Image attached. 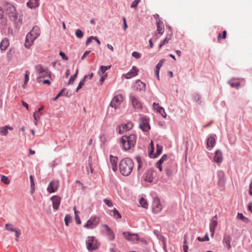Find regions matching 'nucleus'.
<instances>
[{
    "mask_svg": "<svg viewBox=\"0 0 252 252\" xmlns=\"http://www.w3.org/2000/svg\"><path fill=\"white\" fill-rule=\"evenodd\" d=\"M165 173L168 177H170L172 175V172L169 169H166Z\"/></svg>",
    "mask_w": 252,
    "mask_h": 252,
    "instance_id": "nucleus-62",
    "label": "nucleus"
},
{
    "mask_svg": "<svg viewBox=\"0 0 252 252\" xmlns=\"http://www.w3.org/2000/svg\"><path fill=\"white\" fill-rule=\"evenodd\" d=\"M139 127L143 131H148L150 129L149 118L146 116H142L139 118Z\"/></svg>",
    "mask_w": 252,
    "mask_h": 252,
    "instance_id": "nucleus-7",
    "label": "nucleus"
},
{
    "mask_svg": "<svg viewBox=\"0 0 252 252\" xmlns=\"http://www.w3.org/2000/svg\"><path fill=\"white\" fill-rule=\"evenodd\" d=\"M43 108H44L43 106H41L38 109L37 112H35L34 113L33 117H34V119L35 120V125H36L37 124L36 114L40 113V112L43 109Z\"/></svg>",
    "mask_w": 252,
    "mask_h": 252,
    "instance_id": "nucleus-42",
    "label": "nucleus"
},
{
    "mask_svg": "<svg viewBox=\"0 0 252 252\" xmlns=\"http://www.w3.org/2000/svg\"><path fill=\"white\" fill-rule=\"evenodd\" d=\"M153 109L154 110H156L158 113H159L161 115L165 113L164 109L163 107L159 106L158 104L156 103V102H154L153 104Z\"/></svg>",
    "mask_w": 252,
    "mask_h": 252,
    "instance_id": "nucleus-29",
    "label": "nucleus"
},
{
    "mask_svg": "<svg viewBox=\"0 0 252 252\" xmlns=\"http://www.w3.org/2000/svg\"><path fill=\"white\" fill-rule=\"evenodd\" d=\"M218 225V217L217 215H215L210 220L209 228L211 232V235L213 237L214 235L215 232Z\"/></svg>",
    "mask_w": 252,
    "mask_h": 252,
    "instance_id": "nucleus-12",
    "label": "nucleus"
},
{
    "mask_svg": "<svg viewBox=\"0 0 252 252\" xmlns=\"http://www.w3.org/2000/svg\"><path fill=\"white\" fill-rule=\"evenodd\" d=\"M50 76V74L49 73L48 70L45 69V70H44L43 72L39 74L37 78V81L38 82H40L41 81L42 78Z\"/></svg>",
    "mask_w": 252,
    "mask_h": 252,
    "instance_id": "nucleus-27",
    "label": "nucleus"
},
{
    "mask_svg": "<svg viewBox=\"0 0 252 252\" xmlns=\"http://www.w3.org/2000/svg\"><path fill=\"white\" fill-rule=\"evenodd\" d=\"M110 162L112 165V169L114 171H116L117 169L118 158L116 157H114L112 155H110Z\"/></svg>",
    "mask_w": 252,
    "mask_h": 252,
    "instance_id": "nucleus-20",
    "label": "nucleus"
},
{
    "mask_svg": "<svg viewBox=\"0 0 252 252\" xmlns=\"http://www.w3.org/2000/svg\"><path fill=\"white\" fill-rule=\"evenodd\" d=\"M87 248L90 252L96 250L99 245L98 240L93 236H89L86 240Z\"/></svg>",
    "mask_w": 252,
    "mask_h": 252,
    "instance_id": "nucleus-3",
    "label": "nucleus"
},
{
    "mask_svg": "<svg viewBox=\"0 0 252 252\" xmlns=\"http://www.w3.org/2000/svg\"><path fill=\"white\" fill-rule=\"evenodd\" d=\"M165 60L164 59H161L159 61L158 63L156 66V70H155V75L157 76L158 80H159V69L161 67L164 63Z\"/></svg>",
    "mask_w": 252,
    "mask_h": 252,
    "instance_id": "nucleus-22",
    "label": "nucleus"
},
{
    "mask_svg": "<svg viewBox=\"0 0 252 252\" xmlns=\"http://www.w3.org/2000/svg\"><path fill=\"white\" fill-rule=\"evenodd\" d=\"M162 146L159 145V144H157V151L156 155L154 156V158H156L158 156L160 155L162 151Z\"/></svg>",
    "mask_w": 252,
    "mask_h": 252,
    "instance_id": "nucleus-37",
    "label": "nucleus"
},
{
    "mask_svg": "<svg viewBox=\"0 0 252 252\" xmlns=\"http://www.w3.org/2000/svg\"><path fill=\"white\" fill-rule=\"evenodd\" d=\"M99 75L101 76V77L99 79V81L101 82V84H102V83L103 82L104 80L105 79V77L107 76V74H105V75L101 74Z\"/></svg>",
    "mask_w": 252,
    "mask_h": 252,
    "instance_id": "nucleus-61",
    "label": "nucleus"
},
{
    "mask_svg": "<svg viewBox=\"0 0 252 252\" xmlns=\"http://www.w3.org/2000/svg\"><path fill=\"white\" fill-rule=\"evenodd\" d=\"M216 135L212 134L210 135L207 141V148L209 150H211L216 144Z\"/></svg>",
    "mask_w": 252,
    "mask_h": 252,
    "instance_id": "nucleus-14",
    "label": "nucleus"
},
{
    "mask_svg": "<svg viewBox=\"0 0 252 252\" xmlns=\"http://www.w3.org/2000/svg\"><path fill=\"white\" fill-rule=\"evenodd\" d=\"M29 72L28 70H27L26 71V73H25V81H24V85H23V87L24 88H25V85L26 84H27L28 83V82L29 81Z\"/></svg>",
    "mask_w": 252,
    "mask_h": 252,
    "instance_id": "nucleus-53",
    "label": "nucleus"
},
{
    "mask_svg": "<svg viewBox=\"0 0 252 252\" xmlns=\"http://www.w3.org/2000/svg\"><path fill=\"white\" fill-rule=\"evenodd\" d=\"M132 57H133L134 58H135L137 59H139L141 57L140 54L136 51H134L132 53Z\"/></svg>",
    "mask_w": 252,
    "mask_h": 252,
    "instance_id": "nucleus-56",
    "label": "nucleus"
},
{
    "mask_svg": "<svg viewBox=\"0 0 252 252\" xmlns=\"http://www.w3.org/2000/svg\"><path fill=\"white\" fill-rule=\"evenodd\" d=\"M132 124L131 123H128L126 124H122L119 126V133L120 134L123 133L125 131H127L131 128Z\"/></svg>",
    "mask_w": 252,
    "mask_h": 252,
    "instance_id": "nucleus-17",
    "label": "nucleus"
},
{
    "mask_svg": "<svg viewBox=\"0 0 252 252\" xmlns=\"http://www.w3.org/2000/svg\"><path fill=\"white\" fill-rule=\"evenodd\" d=\"M192 98L194 101L198 104H200L202 103V99L200 95L198 94L195 93L192 95Z\"/></svg>",
    "mask_w": 252,
    "mask_h": 252,
    "instance_id": "nucleus-31",
    "label": "nucleus"
},
{
    "mask_svg": "<svg viewBox=\"0 0 252 252\" xmlns=\"http://www.w3.org/2000/svg\"><path fill=\"white\" fill-rule=\"evenodd\" d=\"M51 200L52 201L53 208L54 210H58L59 208L61 198L58 195H54L51 198Z\"/></svg>",
    "mask_w": 252,
    "mask_h": 252,
    "instance_id": "nucleus-15",
    "label": "nucleus"
},
{
    "mask_svg": "<svg viewBox=\"0 0 252 252\" xmlns=\"http://www.w3.org/2000/svg\"><path fill=\"white\" fill-rule=\"evenodd\" d=\"M30 182H31V189L32 190V191H33L34 190V183L33 177L32 175L30 176Z\"/></svg>",
    "mask_w": 252,
    "mask_h": 252,
    "instance_id": "nucleus-49",
    "label": "nucleus"
},
{
    "mask_svg": "<svg viewBox=\"0 0 252 252\" xmlns=\"http://www.w3.org/2000/svg\"><path fill=\"white\" fill-rule=\"evenodd\" d=\"M167 158V156L166 154L163 155L162 157L160 158V159L157 162V163H159V164H161L164 161L166 160Z\"/></svg>",
    "mask_w": 252,
    "mask_h": 252,
    "instance_id": "nucleus-51",
    "label": "nucleus"
},
{
    "mask_svg": "<svg viewBox=\"0 0 252 252\" xmlns=\"http://www.w3.org/2000/svg\"><path fill=\"white\" fill-rule=\"evenodd\" d=\"M231 237L229 235L225 234L223 238V244L225 245L230 243Z\"/></svg>",
    "mask_w": 252,
    "mask_h": 252,
    "instance_id": "nucleus-35",
    "label": "nucleus"
},
{
    "mask_svg": "<svg viewBox=\"0 0 252 252\" xmlns=\"http://www.w3.org/2000/svg\"><path fill=\"white\" fill-rule=\"evenodd\" d=\"M35 69L38 72L39 74L44 71V69L40 64H38L35 66Z\"/></svg>",
    "mask_w": 252,
    "mask_h": 252,
    "instance_id": "nucleus-50",
    "label": "nucleus"
},
{
    "mask_svg": "<svg viewBox=\"0 0 252 252\" xmlns=\"http://www.w3.org/2000/svg\"><path fill=\"white\" fill-rule=\"evenodd\" d=\"M15 231H13V232H14L15 233L16 240L18 241L19 236L20 235L21 233L16 228L15 229Z\"/></svg>",
    "mask_w": 252,
    "mask_h": 252,
    "instance_id": "nucleus-59",
    "label": "nucleus"
},
{
    "mask_svg": "<svg viewBox=\"0 0 252 252\" xmlns=\"http://www.w3.org/2000/svg\"><path fill=\"white\" fill-rule=\"evenodd\" d=\"M12 224L9 223H6L5 226V228L6 230L10 231H13L15 230V228L12 227Z\"/></svg>",
    "mask_w": 252,
    "mask_h": 252,
    "instance_id": "nucleus-52",
    "label": "nucleus"
},
{
    "mask_svg": "<svg viewBox=\"0 0 252 252\" xmlns=\"http://www.w3.org/2000/svg\"><path fill=\"white\" fill-rule=\"evenodd\" d=\"M123 23H124L123 28H124V30L125 31H126L127 28V24L126 22V19L125 17L123 18Z\"/></svg>",
    "mask_w": 252,
    "mask_h": 252,
    "instance_id": "nucleus-60",
    "label": "nucleus"
},
{
    "mask_svg": "<svg viewBox=\"0 0 252 252\" xmlns=\"http://www.w3.org/2000/svg\"><path fill=\"white\" fill-rule=\"evenodd\" d=\"M136 136L133 134L128 136H123L121 138V145L125 151H127L133 148L136 144Z\"/></svg>",
    "mask_w": 252,
    "mask_h": 252,
    "instance_id": "nucleus-2",
    "label": "nucleus"
},
{
    "mask_svg": "<svg viewBox=\"0 0 252 252\" xmlns=\"http://www.w3.org/2000/svg\"><path fill=\"white\" fill-rule=\"evenodd\" d=\"M197 240L199 241H200V242H203V241H208L209 240V237H208V234L207 233L205 236H204V238H201L200 237H197Z\"/></svg>",
    "mask_w": 252,
    "mask_h": 252,
    "instance_id": "nucleus-54",
    "label": "nucleus"
},
{
    "mask_svg": "<svg viewBox=\"0 0 252 252\" xmlns=\"http://www.w3.org/2000/svg\"><path fill=\"white\" fill-rule=\"evenodd\" d=\"M237 218L242 220L245 223H248L249 222V219L245 217L242 213H238Z\"/></svg>",
    "mask_w": 252,
    "mask_h": 252,
    "instance_id": "nucleus-39",
    "label": "nucleus"
},
{
    "mask_svg": "<svg viewBox=\"0 0 252 252\" xmlns=\"http://www.w3.org/2000/svg\"><path fill=\"white\" fill-rule=\"evenodd\" d=\"M78 72V69H77L74 74H73V75H72L70 77V78L68 81V85H71L73 83L74 80H75V79L76 78V77L77 76Z\"/></svg>",
    "mask_w": 252,
    "mask_h": 252,
    "instance_id": "nucleus-36",
    "label": "nucleus"
},
{
    "mask_svg": "<svg viewBox=\"0 0 252 252\" xmlns=\"http://www.w3.org/2000/svg\"><path fill=\"white\" fill-rule=\"evenodd\" d=\"M13 127L9 126L0 127V134L2 136H6L8 134V130H13Z\"/></svg>",
    "mask_w": 252,
    "mask_h": 252,
    "instance_id": "nucleus-23",
    "label": "nucleus"
},
{
    "mask_svg": "<svg viewBox=\"0 0 252 252\" xmlns=\"http://www.w3.org/2000/svg\"><path fill=\"white\" fill-rule=\"evenodd\" d=\"M111 66V65H107V66L101 65V66H100V68H99V70L98 71V73L99 75H101V74H103V75L107 74L106 73H105V71L107 70L110 69Z\"/></svg>",
    "mask_w": 252,
    "mask_h": 252,
    "instance_id": "nucleus-30",
    "label": "nucleus"
},
{
    "mask_svg": "<svg viewBox=\"0 0 252 252\" xmlns=\"http://www.w3.org/2000/svg\"><path fill=\"white\" fill-rule=\"evenodd\" d=\"M32 33H33V34H37V37L39 36L40 33V30L38 27L37 26H34L32 29Z\"/></svg>",
    "mask_w": 252,
    "mask_h": 252,
    "instance_id": "nucleus-40",
    "label": "nucleus"
},
{
    "mask_svg": "<svg viewBox=\"0 0 252 252\" xmlns=\"http://www.w3.org/2000/svg\"><path fill=\"white\" fill-rule=\"evenodd\" d=\"M83 32L80 29L76 30L75 32V35L78 38H81L83 36Z\"/></svg>",
    "mask_w": 252,
    "mask_h": 252,
    "instance_id": "nucleus-45",
    "label": "nucleus"
},
{
    "mask_svg": "<svg viewBox=\"0 0 252 252\" xmlns=\"http://www.w3.org/2000/svg\"><path fill=\"white\" fill-rule=\"evenodd\" d=\"M87 77V75H86L84 78L80 81L79 83V84L78 85V87H77L75 92H77L79 89H80L82 86L84 85L85 82V79Z\"/></svg>",
    "mask_w": 252,
    "mask_h": 252,
    "instance_id": "nucleus-38",
    "label": "nucleus"
},
{
    "mask_svg": "<svg viewBox=\"0 0 252 252\" xmlns=\"http://www.w3.org/2000/svg\"><path fill=\"white\" fill-rule=\"evenodd\" d=\"M101 227L102 228V231L105 233V234L109 241H113L115 239L114 232L108 225L106 224H102L101 225Z\"/></svg>",
    "mask_w": 252,
    "mask_h": 252,
    "instance_id": "nucleus-6",
    "label": "nucleus"
},
{
    "mask_svg": "<svg viewBox=\"0 0 252 252\" xmlns=\"http://www.w3.org/2000/svg\"><path fill=\"white\" fill-rule=\"evenodd\" d=\"M249 194L250 195H252V181L250 184Z\"/></svg>",
    "mask_w": 252,
    "mask_h": 252,
    "instance_id": "nucleus-64",
    "label": "nucleus"
},
{
    "mask_svg": "<svg viewBox=\"0 0 252 252\" xmlns=\"http://www.w3.org/2000/svg\"><path fill=\"white\" fill-rule=\"evenodd\" d=\"M28 7L33 9L38 7L39 5V0H29L27 3Z\"/></svg>",
    "mask_w": 252,
    "mask_h": 252,
    "instance_id": "nucleus-21",
    "label": "nucleus"
},
{
    "mask_svg": "<svg viewBox=\"0 0 252 252\" xmlns=\"http://www.w3.org/2000/svg\"><path fill=\"white\" fill-rule=\"evenodd\" d=\"M123 100V97L122 95L119 94L115 95L110 102V106L116 110L119 108Z\"/></svg>",
    "mask_w": 252,
    "mask_h": 252,
    "instance_id": "nucleus-9",
    "label": "nucleus"
},
{
    "mask_svg": "<svg viewBox=\"0 0 252 252\" xmlns=\"http://www.w3.org/2000/svg\"><path fill=\"white\" fill-rule=\"evenodd\" d=\"M139 203L141 206L145 209H147L148 207L147 200L144 198H141L139 201Z\"/></svg>",
    "mask_w": 252,
    "mask_h": 252,
    "instance_id": "nucleus-41",
    "label": "nucleus"
},
{
    "mask_svg": "<svg viewBox=\"0 0 252 252\" xmlns=\"http://www.w3.org/2000/svg\"><path fill=\"white\" fill-rule=\"evenodd\" d=\"M8 45V41L7 39H3L0 44V48L1 50H4L7 48Z\"/></svg>",
    "mask_w": 252,
    "mask_h": 252,
    "instance_id": "nucleus-32",
    "label": "nucleus"
},
{
    "mask_svg": "<svg viewBox=\"0 0 252 252\" xmlns=\"http://www.w3.org/2000/svg\"><path fill=\"white\" fill-rule=\"evenodd\" d=\"M138 71V69L135 66H133L132 68L127 73L124 74L125 78L126 79H130L132 77L136 76Z\"/></svg>",
    "mask_w": 252,
    "mask_h": 252,
    "instance_id": "nucleus-16",
    "label": "nucleus"
},
{
    "mask_svg": "<svg viewBox=\"0 0 252 252\" xmlns=\"http://www.w3.org/2000/svg\"><path fill=\"white\" fill-rule=\"evenodd\" d=\"M65 89H63L61 90V91L57 94V95L53 98L52 99L53 101H56L57 100V99L61 96L63 95V93Z\"/></svg>",
    "mask_w": 252,
    "mask_h": 252,
    "instance_id": "nucleus-55",
    "label": "nucleus"
},
{
    "mask_svg": "<svg viewBox=\"0 0 252 252\" xmlns=\"http://www.w3.org/2000/svg\"><path fill=\"white\" fill-rule=\"evenodd\" d=\"M5 11L11 21L15 22L18 18L17 13L14 5L7 3L5 5Z\"/></svg>",
    "mask_w": 252,
    "mask_h": 252,
    "instance_id": "nucleus-4",
    "label": "nucleus"
},
{
    "mask_svg": "<svg viewBox=\"0 0 252 252\" xmlns=\"http://www.w3.org/2000/svg\"><path fill=\"white\" fill-rule=\"evenodd\" d=\"M37 38V34H33L31 31L26 35L25 46L29 49L32 45L34 41Z\"/></svg>",
    "mask_w": 252,
    "mask_h": 252,
    "instance_id": "nucleus-8",
    "label": "nucleus"
},
{
    "mask_svg": "<svg viewBox=\"0 0 252 252\" xmlns=\"http://www.w3.org/2000/svg\"><path fill=\"white\" fill-rule=\"evenodd\" d=\"M99 223V218L97 217H91L88 220L85 226L89 229H93Z\"/></svg>",
    "mask_w": 252,
    "mask_h": 252,
    "instance_id": "nucleus-11",
    "label": "nucleus"
},
{
    "mask_svg": "<svg viewBox=\"0 0 252 252\" xmlns=\"http://www.w3.org/2000/svg\"><path fill=\"white\" fill-rule=\"evenodd\" d=\"M217 176L219 179V184L223 186L225 183V173L222 170H219L217 172Z\"/></svg>",
    "mask_w": 252,
    "mask_h": 252,
    "instance_id": "nucleus-18",
    "label": "nucleus"
},
{
    "mask_svg": "<svg viewBox=\"0 0 252 252\" xmlns=\"http://www.w3.org/2000/svg\"><path fill=\"white\" fill-rule=\"evenodd\" d=\"M122 234H123V235L124 236V237L128 241L132 240V239H131V237H134L135 240H137L138 239V237L137 234H130L129 232H123Z\"/></svg>",
    "mask_w": 252,
    "mask_h": 252,
    "instance_id": "nucleus-25",
    "label": "nucleus"
},
{
    "mask_svg": "<svg viewBox=\"0 0 252 252\" xmlns=\"http://www.w3.org/2000/svg\"><path fill=\"white\" fill-rule=\"evenodd\" d=\"M162 208V205L160 204L159 199L158 197H155L152 203V210L153 212L155 214H158L161 211Z\"/></svg>",
    "mask_w": 252,
    "mask_h": 252,
    "instance_id": "nucleus-10",
    "label": "nucleus"
},
{
    "mask_svg": "<svg viewBox=\"0 0 252 252\" xmlns=\"http://www.w3.org/2000/svg\"><path fill=\"white\" fill-rule=\"evenodd\" d=\"M135 87L137 90L139 91L145 90V84L139 80L136 81L135 83Z\"/></svg>",
    "mask_w": 252,
    "mask_h": 252,
    "instance_id": "nucleus-26",
    "label": "nucleus"
},
{
    "mask_svg": "<svg viewBox=\"0 0 252 252\" xmlns=\"http://www.w3.org/2000/svg\"><path fill=\"white\" fill-rule=\"evenodd\" d=\"M235 79L229 81L228 83L231 86V87L235 88L236 89H238L241 86L240 83L237 81H235Z\"/></svg>",
    "mask_w": 252,
    "mask_h": 252,
    "instance_id": "nucleus-33",
    "label": "nucleus"
},
{
    "mask_svg": "<svg viewBox=\"0 0 252 252\" xmlns=\"http://www.w3.org/2000/svg\"><path fill=\"white\" fill-rule=\"evenodd\" d=\"M139 2V0H134L131 3L130 7L131 8H136Z\"/></svg>",
    "mask_w": 252,
    "mask_h": 252,
    "instance_id": "nucleus-57",
    "label": "nucleus"
},
{
    "mask_svg": "<svg viewBox=\"0 0 252 252\" xmlns=\"http://www.w3.org/2000/svg\"><path fill=\"white\" fill-rule=\"evenodd\" d=\"M157 30L158 31V34L162 35L164 31V25L163 23V22L161 21L160 19L158 20L157 21Z\"/></svg>",
    "mask_w": 252,
    "mask_h": 252,
    "instance_id": "nucleus-24",
    "label": "nucleus"
},
{
    "mask_svg": "<svg viewBox=\"0 0 252 252\" xmlns=\"http://www.w3.org/2000/svg\"><path fill=\"white\" fill-rule=\"evenodd\" d=\"M222 156L220 151L217 150L215 152V155L214 157V160L217 163H220L222 161Z\"/></svg>",
    "mask_w": 252,
    "mask_h": 252,
    "instance_id": "nucleus-19",
    "label": "nucleus"
},
{
    "mask_svg": "<svg viewBox=\"0 0 252 252\" xmlns=\"http://www.w3.org/2000/svg\"><path fill=\"white\" fill-rule=\"evenodd\" d=\"M71 220V217L69 215H66L64 218L65 224L66 226H68L69 222Z\"/></svg>",
    "mask_w": 252,
    "mask_h": 252,
    "instance_id": "nucleus-48",
    "label": "nucleus"
},
{
    "mask_svg": "<svg viewBox=\"0 0 252 252\" xmlns=\"http://www.w3.org/2000/svg\"><path fill=\"white\" fill-rule=\"evenodd\" d=\"M59 55L62 57L63 60L65 61H67L68 60V57L65 55V54L63 52H60L59 53Z\"/></svg>",
    "mask_w": 252,
    "mask_h": 252,
    "instance_id": "nucleus-58",
    "label": "nucleus"
},
{
    "mask_svg": "<svg viewBox=\"0 0 252 252\" xmlns=\"http://www.w3.org/2000/svg\"><path fill=\"white\" fill-rule=\"evenodd\" d=\"M59 182L58 181H52L49 184L47 190L49 193L56 192L59 188Z\"/></svg>",
    "mask_w": 252,
    "mask_h": 252,
    "instance_id": "nucleus-13",
    "label": "nucleus"
},
{
    "mask_svg": "<svg viewBox=\"0 0 252 252\" xmlns=\"http://www.w3.org/2000/svg\"><path fill=\"white\" fill-rule=\"evenodd\" d=\"M103 202L109 207H112L113 206V203L112 202V201L110 200H109L107 198H105L103 199Z\"/></svg>",
    "mask_w": 252,
    "mask_h": 252,
    "instance_id": "nucleus-47",
    "label": "nucleus"
},
{
    "mask_svg": "<svg viewBox=\"0 0 252 252\" xmlns=\"http://www.w3.org/2000/svg\"><path fill=\"white\" fill-rule=\"evenodd\" d=\"M171 39L170 37H166L159 45V48H161L163 45L167 44L169 41Z\"/></svg>",
    "mask_w": 252,
    "mask_h": 252,
    "instance_id": "nucleus-43",
    "label": "nucleus"
},
{
    "mask_svg": "<svg viewBox=\"0 0 252 252\" xmlns=\"http://www.w3.org/2000/svg\"><path fill=\"white\" fill-rule=\"evenodd\" d=\"M144 180L148 182H152L153 180L152 173L151 171H148L146 172L144 176Z\"/></svg>",
    "mask_w": 252,
    "mask_h": 252,
    "instance_id": "nucleus-28",
    "label": "nucleus"
},
{
    "mask_svg": "<svg viewBox=\"0 0 252 252\" xmlns=\"http://www.w3.org/2000/svg\"><path fill=\"white\" fill-rule=\"evenodd\" d=\"M1 181L6 185H8L10 183V181L8 178L4 175H2L1 176Z\"/></svg>",
    "mask_w": 252,
    "mask_h": 252,
    "instance_id": "nucleus-46",
    "label": "nucleus"
},
{
    "mask_svg": "<svg viewBox=\"0 0 252 252\" xmlns=\"http://www.w3.org/2000/svg\"><path fill=\"white\" fill-rule=\"evenodd\" d=\"M93 38L94 36H91L87 39L86 42V45H88L91 42V41L93 39Z\"/></svg>",
    "mask_w": 252,
    "mask_h": 252,
    "instance_id": "nucleus-63",
    "label": "nucleus"
},
{
    "mask_svg": "<svg viewBox=\"0 0 252 252\" xmlns=\"http://www.w3.org/2000/svg\"><path fill=\"white\" fill-rule=\"evenodd\" d=\"M133 167V160L129 158H123L119 163L120 171L125 176H127L131 173Z\"/></svg>",
    "mask_w": 252,
    "mask_h": 252,
    "instance_id": "nucleus-1",
    "label": "nucleus"
},
{
    "mask_svg": "<svg viewBox=\"0 0 252 252\" xmlns=\"http://www.w3.org/2000/svg\"><path fill=\"white\" fill-rule=\"evenodd\" d=\"M112 212L111 215L116 219H120L122 218L121 215L116 209L114 208L112 210Z\"/></svg>",
    "mask_w": 252,
    "mask_h": 252,
    "instance_id": "nucleus-34",
    "label": "nucleus"
},
{
    "mask_svg": "<svg viewBox=\"0 0 252 252\" xmlns=\"http://www.w3.org/2000/svg\"><path fill=\"white\" fill-rule=\"evenodd\" d=\"M136 160H137V162L138 163L137 171L140 172V170L142 165V160H141V158L139 157H136Z\"/></svg>",
    "mask_w": 252,
    "mask_h": 252,
    "instance_id": "nucleus-44",
    "label": "nucleus"
},
{
    "mask_svg": "<svg viewBox=\"0 0 252 252\" xmlns=\"http://www.w3.org/2000/svg\"><path fill=\"white\" fill-rule=\"evenodd\" d=\"M129 100L133 107L137 111L139 112L142 108V104L141 101L135 96L130 94L129 95Z\"/></svg>",
    "mask_w": 252,
    "mask_h": 252,
    "instance_id": "nucleus-5",
    "label": "nucleus"
}]
</instances>
